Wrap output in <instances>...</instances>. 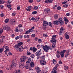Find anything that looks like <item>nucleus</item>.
Instances as JSON below:
<instances>
[{"mask_svg": "<svg viewBox=\"0 0 73 73\" xmlns=\"http://www.w3.org/2000/svg\"><path fill=\"white\" fill-rule=\"evenodd\" d=\"M53 23L54 25H58V24H59L61 25H64V22L63 21H62V19L60 17L59 19L58 20H56V21H54Z\"/></svg>", "mask_w": 73, "mask_h": 73, "instance_id": "1", "label": "nucleus"}, {"mask_svg": "<svg viewBox=\"0 0 73 73\" xmlns=\"http://www.w3.org/2000/svg\"><path fill=\"white\" fill-rule=\"evenodd\" d=\"M43 50H44L45 52H47L49 51V48H48V46L46 45L45 46H43L42 47Z\"/></svg>", "mask_w": 73, "mask_h": 73, "instance_id": "2", "label": "nucleus"}, {"mask_svg": "<svg viewBox=\"0 0 73 73\" xmlns=\"http://www.w3.org/2000/svg\"><path fill=\"white\" fill-rule=\"evenodd\" d=\"M41 49L38 50L37 52L35 53L36 56L37 57H40V55H41L42 53H41Z\"/></svg>", "mask_w": 73, "mask_h": 73, "instance_id": "3", "label": "nucleus"}, {"mask_svg": "<svg viewBox=\"0 0 73 73\" xmlns=\"http://www.w3.org/2000/svg\"><path fill=\"white\" fill-rule=\"evenodd\" d=\"M12 64L11 65V68H13V67L16 68L17 64L16 63H15V61L13 60L12 62Z\"/></svg>", "mask_w": 73, "mask_h": 73, "instance_id": "4", "label": "nucleus"}, {"mask_svg": "<svg viewBox=\"0 0 73 73\" xmlns=\"http://www.w3.org/2000/svg\"><path fill=\"white\" fill-rule=\"evenodd\" d=\"M34 30H33L31 28L29 29V30L27 31L25 33V35H28V33H30V32H33Z\"/></svg>", "mask_w": 73, "mask_h": 73, "instance_id": "5", "label": "nucleus"}, {"mask_svg": "<svg viewBox=\"0 0 73 73\" xmlns=\"http://www.w3.org/2000/svg\"><path fill=\"white\" fill-rule=\"evenodd\" d=\"M23 57H24L22 58H21L20 60H21V62H24L25 61V60L26 59H27L28 58V57L27 56H23Z\"/></svg>", "mask_w": 73, "mask_h": 73, "instance_id": "6", "label": "nucleus"}, {"mask_svg": "<svg viewBox=\"0 0 73 73\" xmlns=\"http://www.w3.org/2000/svg\"><path fill=\"white\" fill-rule=\"evenodd\" d=\"M3 29L5 30L7 29V31H11V28L9 26H5L3 27Z\"/></svg>", "mask_w": 73, "mask_h": 73, "instance_id": "7", "label": "nucleus"}, {"mask_svg": "<svg viewBox=\"0 0 73 73\" xmlns=\"http://www.w3.org/2000/svg\"><path fill=\"white\" fill-rule=\"evenodd\" d=\"M35 69L36 70V72L37 73H40L41 72V70L40 69V67H35Z\"/></svg>", "mask_w": 73, "mask_h": 73, "instance_id": "8", "label": "nucleus"}, {"mask_svg": "<svg viewBox=\"0 0 73 73\" xmlns=\"http://www.w3.org/2000/svg\"><path fill=\"white\" fill-rule=\"evenodd\" d=\"M43 26L44 27H47V26H48V22L46 21H43Z\"/></svg>", "mask_w": 73, "mask_h": 73, "instance_id": "9", "label": "nucleus"}, {"mask_svg": "<svg viewBox=\"0 0 73 73\" xmlns=\"http://www.w3.org/2000/svg\"><path fill=\"white\" fill-rule=\"evenodd\" d=\"M51 40H50V41L52 42V44L53 43H56V42H57V40L56 39H54L53 38H51Z\"/></svg>", "mask_w": 73, "mask_h": 73, "instance_id": "10", "label": "nucleus"}, {"mask_svg": "<svg viewBox=\"0 0 73 73\" xmlns=\"http://www.w3.org/2000/svg\"><path fill=\"white\" fill-rule=\"evenodd\" d=\"M46 64V62L45 60H40V64L42 65H44Z\"/></svg>", "mask_w": 73, "mask_h": 73, "instance_id": "11", "label": "nucleus"}, {"mask_svg": "<svg viewBox=\"0 0 73 73\" xmlns=\"http://www.w3.org/2000/svg\"><path fill=\"white\" fill-rule=\"evenodd\" d=\"M10 24L11 25H13V24H15V22H16V21L14 19H11L10 20Z\"/></svg>", "mask_w": 73, "mask_h": 73, "instance_id": "12", "label": "nucleus"}, {"mask_svg": "<svg viewBox=\"0 0 73 73\" xmlns=\"http://www.w3.org/2000/svg\"><path fill=\"white\" fill-rule=\"evenodd\" d=\"M60 33H64L65 32V29L62 27L60 28Z\"/></svg>", "mask_w": 73, "mask_h": 73, "instance_id": "13", "label": "nucleus"}, {"mask_svg": "<svg viewBox=\"0 0 73 73\" xmlns=\"http://www.w3.org/2000/svg\"><path fill=\"white\" fill-rule=\"evenodd\" d=\"M50 10L48 8H46L44 9V12L46 13H49L50 12Z\"/></svg>", "mask_w": 73, "mask_h": 73, "instance_id": "14", "label": "nucleus"}, {"mask_svg": "<svg viewBox=\"0 0 73 73\" xmlns=\"http://www.w3.org/2000/svg\"><path fill=\"white\" fill-rule=\"evenodd\" d=\"M64 20L65 21V24H67L69 23V20H68V19L66 17H65Z\"/></svg>", "mask_w": 73, "mask_h": 73, "instance_id": "15", "label": "nucleus"}, {"mask_svg": "<svg viewBox=\"0 0 73 73\" xmlns=\"http://www.w3.org/2000/svg\"><path fill=\"white\" fill-rule=\"evenodd\" d=\"M31 9H32V6H29L27 8V11H30L31 10Z\"/></svg>", "mask_w": 73, "mask_h": 73, "instance_id": "16", "label": "nucleus"}, {"mask_svg": "<svg viewBox=\"0 0 73 73\" xmlns=\"http://www.w3.org/2000/svg\"><path fill=\"white\" fill-rule=\"evenodd\" d=\"M28 60V61H27L26 62V64H27V63H29V62H32V61H33V60H32L31 58H29Z\"/></svg>", "mask_w": 73, "mask_h": 73, "instance_id": "17", "label": "nucleus"}, {"mask_svg": "<svg viewBox=\"0 0 73 73\" xmlns=\"http://www.w3.org/2000/svg\"><path fill=\"white\" fill-rule=\"evenodd\" d=\"M30 65L32 68H33L35 66V63L34 62H31L30 63Z\"/></svg>", "mask_w": 73, "mask_h": 73, "instance_id": "18", "label": "nucleus"}, {"mask_svg": "<svg viewBox=\"0 0 73 73\" xmlns=\"http://www.w3.org/2000/svg\"><path fill=\"white\" fill-rule=\"evenodd\" d=\"M2 48L3 49H6V50L7 49H8L9 48V47L8 46H6L5 45L3 46Z\"/></svg>", "mask_w": 73, "mask_h": 73, "instance_id": "19", "label": "nucleus"}, {"mask_svg": "<svg viewBox=\"0 0 73 73\" xmlns=\"http://www.w3.org/2000/svg\"><path fill=\"white\" fill-rule=\"evenodd\" d=\"M5 1L3 0H0V4H3L5 3Z\"/></svg>", "mask_w": 73, "mask_h": 73, "instance_id": "20", "label": "nucleus"}, {"mask_svg": "<svg viewBox=\"0 0 73 73\" xmlns=\"http://www.w3.org/2000/svg\"><path fill=\"white\" fill-rule=\"evenodd\" d=\"M24 67H25V66L24 65H23V64H20L19 67L20 68H21V69H23Z\"/></svg>", "mask_w": 73, "mask_h": 73, "instance_id": "21", "label": "nucleus"}, {"mask_svg": "<svg viewBox=\"0 0 73 73\" xmlns=\"http://www.w3.org/2000/svg\"><path fill=\"white\" fill-rule=\"evenodd\" d=\"M19 47L20 46L18 44H16L14 46V48L15 49H18V48H19Z\"/></svg>", "mask_w": 73, "mask_h": 73, "instance_id": "22", "label": "nucleus"}, {"mask_svg": "<svg viewBox=\"0 0 73 73\" xmlns=\"http://www.w3.org/2000/svg\"><path fill=\"white\" fill-rule=\"evenodd\" d=\"M53 44L52 45V48L53 49H54L55 48H56V45H56V43H53Z\"/></svg>", "mask_w": 73, "mask_h": 73, "instance_id": "23", "label": "nucleus"}, {"mask_svg": "<svg viewBox=\"0 0 73 73\" xmlns=\"http://www.w3.org/2000/svg\"><path fill=\"white\" fill-rule=\"evenodd\" d=\"M15 32H19V28L17 27L15 28Z\"/></svg>", "mask_w": 73, "mask_h": 73, "instance_id": "24", "label": "nucleus"}, {"mask_svg": "<svg viewBox=\"0 0 73 73\" xmlns=\"http://www.w3.org/2000/svg\"><path fill=\"white\" fill-rule=\"evenodd\" d=\"M33 52L35 53L37 51V48L35 47H33Z\"/></svg>", "mask_w": 73, "mask_h": 73, "instance_id": "25", "label": "nucleus"}, {"mask_svg": "<svg viewBox=\"0 0 73 73\" xmlns=\"http://www.w3.org/2000/svg\"><path fill=\"white\" fill-rule=\"evenodd\" d=\"M9 50V49L7 48V49H6V50L4 51V52H5V54H7V53L8 52V51Z\"/></svg>", "mask_w": 73, "mask_h": 73, "instance_id": "26", "label": "nucleus"}, {"mask_svg": "<svg viewBox=\"0 0 73 73\" xmlns=\"http://www.w3.org/2000/svg\"><path fill=\"white\" fill-rule=\"evenodd\" d=\"M17 44L20 46H21L22 44H23V42H20L19 43H18Z\"/></svg>", "mask_w": 73, "mask_h": 73, "instance_id": "27", "label": "nucleus"}, {"mask_svg": "<svg viewBox=\"0 0 73 73\" xmlns=\"http://www.w3.org/2000/svg\"><path fill=\"white\" fill-rule=\"evenodd\" d=\"M58 66L57 65H56L55 66L53 70H56V71L57 70V67Z\"/></svg>", "mask_w": 73, "mask_h": 73, "instance_id": "28", "label": "nucleus"}, {"mask_svg": "<svg viewBox=\"0 0 73 73\" xmlns=\"http://www.w3.org/2000/svg\"><path fill=\"white\" fill-rule=\"evenodd\" d=\"M64 69H65V70H68V69H69L68 66H64Z\"/></svg>", "mask_w": 73, "mask_h": 73, "instance_id": "29", "label": "nucleus"}, {"mask_svg": "<svg viewBox=\"0 0 73 73\" xmlns=\"http://www.w3.org/2000/svg\"><path fill=\"white\" fill-rule=\"evenodd\" d=\"M53 64H56L57 63V62L56 61V60L55 59H53L52 60Z\"/></svg>", "mask_w": 73, "mask_h": 73, "instance_id": "30", "label": "nucleus"}, {"mask_svg": "<svg viewBox=\"0 0 73 73\" xmlns=\"http://www.w3.org/2000/svg\"><path fill=\"white\" fill-rule=\"evenodd\" d=\"M20 70H18L15 71V73H20Z\"/></svg>", "mask_w": 73, "mask_h": 73, "instance_id": "31", "label": "nucleus"}, {"mask_svg": "<svg viewBox=\"0 0 73 73\" xmlns=\"http://www.w3.org/2000/svg\"><path fill=\"white\" fill-rule=\"evenodd\" d=\"M7 56H9V55H12V53L10 52H8L6 54Z\"/></svg>", "mask_w": 73, "mask_h": 73, "instance_id": "32", "label": "nucleus"}, {"mask_svg": "<svg viewBox=\"0 0 73 73\" xmlns=\"http://www.w3.org/2000/svg\"><path fill=\"white\" fill-rule=\"evenodd\" d=\"M66 50H63L62 51L60 52L61 54H62V53H65L66 52Z\"/></svg>", "mask_w": 73, "mask_h": 73, "instance_id": "33", "label": "nucleus"}, {"mask_svg": "<svg viewBox=\"0 0 73 73\" xmlns=\"http://www.w3.org/2000/svg\"><path fill=\"white\" fill-rule=\"evenodd\" d=\"M9 19H7L5 21V23H7L8 21H9Z\"/></svg>", "mask_w": 73, "mask_h": 73, "instance_id": "34", "label": "nucleus"}, {"mask_svg": "<svg viewBox=\"0 0 73 73\" xmlns=\"http://www.w3.org/2000/svg\"><path fill=\"white\" fill-rule=\"evenodd\" d=\"M48 71L47 70H42V73H48Z\"/></svg>", "mask_w": 73, "mask_h": 73, "instance_id": "35", "label": "nucleus"}, {"mask_svg": "<svg viewBox=\"0 0 73 73\" xmlns=\"http://www.w3.org/2000/svg\"><path fill=\"white\" fill-rule=\"evenodd\" d=\"M60 55L62 58H64V53L60 54Z\"/></svg>", "mask_w": 73, "mask_h": 73, "instance_id": "36", "label": "nucleus"}, {"mask_svg": "<svg viewBox=\"0 0 73 73\" xmlns=\"http://www.w3.org/2000/svg\"><path fill=\"white\" fill-rule=\"evenodd\" d=\"M68 7V4H65L63 5V7L64 8H67Z\"/></svg>", "mask_w": 73, "mask_h": 73, "instance_id": "37", "label": "nucleus"}, {"mask_svg": "<svg viewBox=\"0 0 73 73\" xmlns=\"http://www.w3.org/2000/svg\"><path fill=\"white\" fill-rule=\"evenodd\" d=\"M56 56L58 58H59L60 57V55L58 54H56Z\"/></svg>", "mask_w": 73, "mask_h": 73, "instance_id": "38", "label": "nucleus"}, {"mask_svg": "<svg viewBox=\"0 0 73 73\" xmlns=\"http://www.w3.org/2000/svg\"><path fill=\"white\" fill-rule=\"evenodd\" d=\"M48 47L49 49H50V50H52L53 49L52 48V47L50 46H48Z\"/></svg>", "mask_w": 73, "mask_h": 73, "instance_id": "39", "label": "nucleus"}, {"mask_svg": "<svg viewBox=\"0 0 73 73\" xmlns=\"http://www.w3.org/2000/svg\"><path fill=\"white\" fill-rule=\"evenodd\" d=\"M66 39H68L69 38V36L68 35H65V36Z\"/></svg>", "mask_w": 73, "mask_h": 73, "instance_id": "40", "label": "nucleus"}, {"mask_svg": "<svg viewBox=\"0 0 73 73\" xmlns=\"http://www.w3.org/2000/svg\"><path fill=\"white\" fill-rule=\"evenodd\" d=\"M11 3H12V1H7V4H11Z\"/></svg>", "mask_w": 73, "mask_h": 73, "instance_id": "41", "label": "nucleus"}, {"mask_svg": "<svg viewBox=\"0 0 73 73\" xmlns=\"http://www.w3.org/2000/svg\"><path fill=\"white\" fill-rule=\"evenodd\" d=\"M69 53H68V52H66V53L65 56V57H66V58H67V56H69Z\"/></svg>", "mask_w": 73, "mask_h": 73, "instance_id": "42", "label": "nucleus"}, {"mask_svg": "<svg viewBox=\"0 0 73 73\" xmlns=\"http://www.w3.org/2000/svg\"><path fill=\"white\" fill-rule=\"evenodd\" d=\"M3 50L4 49H3V48L0 49V53H2V52H3Z\"/></svg>", "mask_w": 73, "mask_h": 73, "instance_id": "43", "label": "nucleus"}, {"mask_svg": "<svg viewBox=\"0 0 73 73\" xmlns=\"http://www.w3.org/2000/svg\"><path fill=\"white\" fill-rule=\"evenodd\" d=\"M58 16L57 15H54V19H57V18H58Z\"/></svg>", "mask_w": 73, "mask_h": 73, "instance_id": "44", "label": "nucleus"}, {"mask_svg": "<svg viewBox=\"0 0 73 73\" xmlns=\"http://www.w3.org/2000/svg\"><path fill=\"white\" fill-rule=\"evenodd\" d=\"M3 32V30L2 29H0V34H1Z\"/></svg>", "mask_w": 73, "mask_h": 73, "instance_id": "45", "label": "nucleus"}, {"mask_svg": "<svg viewBox=\"0 0 73 73\" xmlns=\"http://www.w3.org/2000/svg\"><path fill=\"white\" fill-rule=\"evenodd\" d=\"M31 57L32 58H34V57H35V55L33 54L31 55Z\"/></svg>", "mask_w": 73, "mask_h": 73, "instance_id": "46", "label": "nucleus"}, {"mask_svg": "<svg viewBox=\"0 0 73 73\" xmlns=\"http://www.w3.org/2000/svg\"><path fill=\"white\" fill-rule=\"evenodd\" d=\"M52 73H57V71L56 70H54L52 71Z\"/></svg>", "mask_w": 73, "mask_h": 73, "instance_id": "47", "label": "nucleus"}, {"mask_svg": "<svg viewBox=\"0 0 73 73\" xmlns=\"http://www.w3.org/2000/svg\"><path fill=\"white\" fill-rule=\"evenodd\" d=\"M32 13L33 15H35V14H36V13H37V11H33L32 12Z\"/></svg>", "mask_w": 73, "mask_h": 73, "instance_id": "48", "label": "nucleus"}, {"mask_svg": "<svg viewBox=\"0 0 73 73\" xmlns=\"http://www.w3.org/2000/svg\"><path fill=\"white\" fill-rule=\"evenodd\" d=\"M38 42L39 43H41L42 42V40H41L40 39H38Z\"/></svg>", "mask_w": 73, "mask_h": 73, "instance_id": "49", "label": "nucleus"}, {"mask_svg": "<svg viewBox=\"0 0 73 73\" xmlns=\"http://www.w3.org/2000/svg\"><path fill=\"white\" fill-rule=\"evenodd\" d=\"M4 8V6L1 5H0V8L1 9H3Z\"/></svg>", "mask_w": 73, "mask_h": 73, "instance_id": "50", "label": "nucleus"}, {"mask_svg": "<svg viewBox=\"0 0 73 73\" xmlns=\"http://www.w3.org/2000/svg\"><path fill=\"white\" fill-rule=\"evenodd\" d=\"M66 1H64V2H62V4H66L67 3V2L66 1V0H65Z\"/></svg>", "mask_w": 73, "mask_h": 73, "instance_id": "51", "label": "nucleus"}, {"mask_svg": "<svg viewBox=\"0 0 73 73\" xmlns=\"http://www.w3.org/2000/svg\"><path fill=\"white\" fill-rule=\"evenodd\" d=\"M61 7L60 6H58L57 7V9H58V10H60L61 9Z\"/></svg>", "mask_w": 73, "mask_h": 73, "instance_id": "52", "label": "nucleus"}, {"mask_svg": "<svg viewBox=\"0 0 73 73\" xmlns=\"http://www.w3.org/2000/svg\"><path fill=\"white\" fill-rule=\"evenodd\" d=\"M38 21V19L37 18H35L34 19V21L35 22H37V21Z\"/></svg>", "mask_w": 73, "mask_h": 73, "instance_id": "53", "label": "nucleus"}, {"mask_svg": "<svg viewBox=\"0 0 73 73\" xmlns=\"http://www.w3.org/2000/svg\"><path fill=\"white\" fill-rule=\"evenodd\" d=\"M27 55L28 56H30V55H31V53L30 52H27Z\"/></svg>", "mask_w": 73, "mask_h": 73, "instance_id": "54", "label": "nucleus"}, {"mask_svg": "<svg viewBox=\"0 0 73 73\" xmlns=\"http://www.w3.org/2000/svg\"><path fill=\"white\" fill-rule=\"evenodd\" d=\"M56 35H55L52 36V38H51L55 39V38H56Z\"/></svg>", "mask_w": 73, "mask_h": 73, "instance_id": "55", "label": "nucleus"}, {"mask_svg": "<svg viewBox=\"0 0 73 73\" xmlns=\"http://www.w3.org/2000/svg\"><path fill=\"white\" fill-rule=\"evenodd\" d=\"M3 42V40L2 39H0V44H2Z\"/></svg>", "mask_w": 73, "mask_h": 73, "instance_id": "56", "label": "nucleus"}, {"mask_svg": "<svg viewBox=\"0 0 73 73\" xmlns=\"http://www.w3.org/2000/svg\"><path fill=\"white\" fill-rule=\"evenodd\" d=\"M29 66H28V65H26V66H25V68H26V69H29Z\"/></svg>", "mask_w": 73, "mask_h": 73, "instance_id": "57", "label": "nucleus"}, {"mask_svg": "<svg viewBox=\"0 0 73 73\" xmlns=\"http://www.w3.org/2000/svg\"><path fill=\"white\" fill-rule=\"evenodd\" d=\"M48 25L49 26H50V27H52V22H49L48 24Z\"/></svg>", "mask_w": 73, "mask_h": 73, "instance_id": "58", "label": "nucleus"}, {"mask_svg": "<svg viewBox=\"0 0 73 73\" xmlns=\"http://www.w3.org/2000/svg\"><path fill=\"white\" fill-rule=\"evenodd\" d=\"M19 50L20 52H23V50L21 48H19Z\"/></svg>", "mask_w": 73, "mask_h": 73, "instance_id": "59", "label": "nucleus"}, {"mask_svg": "<svg viewBox=\"0 0 73 73\" xmlns=\"http://www.w3.org/2000/svg\"><path fill=\"white\" fill-rule=\"evenodd\" d=\"M19 38H20V37L19 36H17L15 38V39L16 40H18V39H19Z\"/></svg>", "mask_w": 73, "mask_h": 73, "instance_id": "60", "label": "nucleus"}, {"mask_svg": "<svg viewBox=\"0 0 73 73\" xmlns=\"http://www.w3.org/2000/svg\"><path fill=\"white\" fill-rule=\"evenodd\" d=\"M37 47L38 49H40V44H38L37 46Z\"/></svg>", "mask_w": 73, "mask_h": 73, "instance_id": "61", "label": "nucleus"}, {"mask_svg": "<svg viewBox=\"0 0 73 73\" xmlns=\"http://www.w3.org/2000/svg\"><path fill=\"white\" fill-rule=\"evenodd\" d=\"M36 36V35H35V34H33L31 35V36L32 37H35Z\"/></svg>", "mask_w": 73, "mask_h": 73, "instance_id": "62", "label": "nucleus"}, {"mask_svg": "<svg viewBox=\"0 0 73 73\" xmlns=\"http://www.w3.org/2000/svg\"><path fill=\"white\" fill-rule=\"evenodd\" d=\"M34 9H38V7L37 6H35L34 7Z\"/></svg>", "mask_w": 73, "mask_h": 73, "instance_id": "63", "label": "nucleus"}, {"mask_svg": "<svg viewBox=\"0 0 73 73\" xmlns=\"http://www.w3.org/2000/svg\"><path fill=\"white\" fill-rule=\"evenodd\" d=\"M11 7V5H7V7L8 8H10Z\"/></svg>", "mask_w": 73, "mask_h": 73, "instance_id": "64", "label": "nucleus"}]
</instances>
